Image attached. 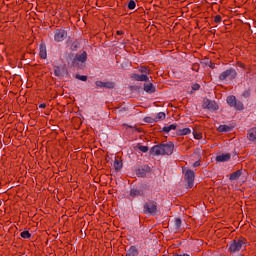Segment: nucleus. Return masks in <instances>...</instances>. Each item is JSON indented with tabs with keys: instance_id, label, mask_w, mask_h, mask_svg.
<instances>
[{
	"instance_id": "nucleus-1",
	"label": "nucleus",
	"mask_w": 256,
	"mask_h": 256,
	"mask_svg": "<svg viewBox=\"0 0 256 256\" xmlns=\"http://www.w3.org/2000/svg\"><path fill=\"white\" fill-rule=\"evenodd\" d=\"M173 149H175L173 142L155 145L150 149V155H173Z\"/></svg>"
},
{
	"instance_id": "nucleus-2",
	"label": "nucleus",
	"mask_w": 256,
	"mask_h": 256,
	"mask_svg": "<svg viewBox=\"0 0 256 256\" xmlns=\"http://www.w3.org/2000/svg\"><path fill=\"white\" fill-rule=\"evenodd\" d=\"M65 59L71 67H79L80 63L87 62V52H83L81 54L68 53L65 56Z\"/></svg>"
},
{
	"instance_id": "nucleus-3",
	"label": "nucleus",
	"mask_w": 256,
	"mask_h": 256,
	"mask_svg": "<svg viewBox=\"0 0 256 256\" xmlns=\"http://www.w3.org/2000/svg\"><path fill=\"white\" fill-rule=\"evenodd\" d=\"M143 213L144 215H157L158 213V207L157 202L154 200L148 199L143 205Z\"/></svg>"
},
{
	"instance_id": "nucleus-4",
	"label": "nucleus",
	"mask_w": 256,
	"mask_h": 256,
	"mask_svg": "<svg viewBox=\"0 0 256 256\" xmlns=\"http://www.w3.org/2000/svg\"><path fill=\"white\" fill-rule=\"evenodd\" d=\"M226 101L230 107H233L237 111H243V109H245V107L243 106V102L237 100V97H235L234 95L228 96L226 98Z\"/></svg>"
},
{
	"instance_id": "nucleus-5",
	"label": "nucleus",
	"mask_w": 256,
	"mask_h": 256,
	"mask_svg": "<svg viewBox=\"0 0 256 256\" xmlns=\"http://www.w3.org/2000/svg\"><path fill=\"white\" fill-rule=\"evenodd\" d=\"M186 182V189H191L195 185V172L193 170H187L184 175Z\"/></svg>"
},
{
	"instance_id": "nucleus-6",
	"label": "nucleus",
	"mask_w": 256,
	"mask_h": 256,
	"mask_svg": "<svg viewBox=\"0 0 256 256\" xmlns=\"http://www.w3.org/2000/svg\"><path fill=\"white\" fill-rule=\"evenodd\" d=\"M237 77V71L235 69L231 68L224 72H222L219 76L220 81H225L226 79H235Z\"/></svg>"
},
{
	"instance_id": "nucleus-7",
	"label": "nucleus",
	"mask_w": 256,
	"mask_h": 256,
	"mask_svg": "<svg viewBox=\"0 0 256 256\" xmlns=\"http://www.w3.org/2000/svg\"><path fill=\"white\" fill-rule=\"evenodd\" d=\"M65 39H67V31L64 29H57L54 32V41H56V43H61L65 41Z\"/></svg>"
},
{
	"instance_id": "nucleus-8",
	"label": "nucleus",
	"mask_w": 256,
	"mask_h": 256,
	"mask_svg": "<svg viewBox=\"0 0 256 256\" xmlns=\"http://www.w3.org/2000/svg\"><path fill=\"white\" fill-rule=\"evenodd\" d=\"M241 247H243V241L241 240H233L229 243L230 253H237V251H241Z\"/></svg>"
},
{
	"instance_id": "nucleus-9",
	"label": "nucleus",
	"mask_w": 256,
	"mask_h": 256,
	"mask_svg": "<svg viewBox=\"0 0 256 256\" xmlns=\"http://www.w3.org/2000/svg\"><path fill=\"white\" fill-rule=\"evenodd\" d=\"M203 109H208V111H217V109H219V106L217 105V102H215V100L205 99L203 101Z\"/></svg>"
},
{
	"instance_id": "nucleus-10",
	"label": "nucleus",
	"mask_w": 256,
	"mask_h": 256,
	"mask_svg": "<svg viewBox=\"0 0 256 256\" xmlns=\"http://www.w3.org/2000/svg\"><path fill=\"white\" fill-rule=\"evenodd\" d=\"M129 196L132 197V199H135V197H145V191L143 188L133 187L130 189Z\"/></svg>"
},
{
	"instance_id": "nucleus-11",
	"label": "nucleus",
	"mask_w": 256,
	"mask_h": 256,
	"mask_svg": "<svg viewBox=\"0 0 256 256\" xmlns=\"http://www.w3.org/2000/svg\"><path fill=\"white\" fill-rule=\"evenodd\" d=\"M147 173H151V167H149L148 165H143L136 170V175L138 177H145Z\"/></svg>"
},
{
	"instance_id": "nucleus-12",
	"label": "nucleus",
	"mask_w": 256,
	"mask_h": 256,
	"mask_svg": "<svg viewBox=\"0 0 256 256\" xmlns=\"http://www.w3.org/2000/svg\"><path fill=\"white\" fill-rule=\"evenodd\" d=\"M96 87L104 88V89H113L115 87V83L113 82H103V81H96Z\"/></svg>"
},
{
	"instance_id": "nucleus-13",
	"label": "nucleus",
	"mask_w": 256,
	"mask_h": 256,
	"mask_svg": "<svg viewBox=\"0 0 256 256\" xmlns=\"http://www.w3.org/2000/svg\"><path fill=\"white\" fill-rule=\"evenodd\" d=\"M216 161L218 163H225L227 161H231V153H225L216 156Z\"/></svg>"
},
{
	"instance_id": "nucleus-14",
	"label": "nucleus",
	"mask_w": 256,
	"mask_h": 256,
	"mask_svg": "<svg viewBox=\"0 0 256 256\" xmlns=\"http://www.w3.org/2000/svg\"><path fill=\"white\" fill-rule=\"evenodd\" d=\"M131 79H133L134 81H144L148 83L149 76H147L146 74H132Z\"/></svg>"
},
{
	"instance_id": "nucleus-15",
	"label": "nucleus",
	"mask_w": 256,
	"mask_h": 256,
	"mask_svg": "<svg viewBox=\"0 0 256 256\" xmlns=\"http://www.w3.org/2000/svg\"><path fill=\"white\" fill-rule=\"evenodd\" d=\"M247 138L249 141H252V143H256V128H251L248 130Z\"/></svg>"
},
{
	"instance_id": "nucleus-16",
	"label": "nucleus",
	"mask_w": 256,
	"mask_h": 256,
	"mask_svg": "<svg viewBox=\"0 0 256 256\" xmlns=\"http://www.w3.org/2000/svg\"><path fill=\"white\" fill-rule=\"evenodd\" d=\"M144 91L150 95H151V93H155V91H156L155 85H153V83H145Z\"/></svg>"
},
{
	"instance_id": "nucleus-17",
	"label": "nucleus",
	"mask_w": 256,
	"mask_h": 256,
	"mask_svg": "<svg viewBox=\"0 0 256 256\" xmlns=\"http://www.w3.org/2000/svg\"><path fill=\"white\" fill-rule=\"evenodd\" d=\"M139 255V249H137V246H131L125 256H137Z\"/></svg>"
},
{
	"instance_id": "nucleus-18",
	"label": "nucleus",
	"mask_w": 256,
	"mask_h": 256,
	"mask_svg": "<svg viewBox=\"0 0 256 256\" xmlns=\"http://www.w3.org/2000/svg\"><path fill=\"white\" fill-rule=\"evenodd\" d=\"M39 55L41 59H47V47L45 46V44H40Z\"/></svg>"
},
{
	"instance_id": "nucleus-19",
	"label": "nucleus",
	"mask_w": 256,
	"mask_h": 256,
	"mask_svg": "<svg viewBox=\"0 0 256 256\" xmlns=\"http://www.w3.org/2000/svg\"><path fill=\"white\" fill-rule=\"evenodd\" d=\"M241 175H243V171L242 170H237L236 172L232 173L229 177L230 181H237V179H239V177H241Z\"/></svg>"
},
{
	"instance_id": "nucleus-20",
	"label": "nucleus",
	"mask_w": 256,
	"mask_h": 256,
	"mask_svg": "<svg viewBox=\"0 0 256 256\" xmlns=\"http://www.w3.org/2000/svg\"><path fill=\"white\" fill-rule=\"evenodd\" d=\"M175 129H177V124H171L169 126H164L162 131H164V133H169L170 131H175Z\"/></svg>"
},
{
	"instance_id": "nucleus-21",
	"label": "nucleus",
	"mask_w": 256,
	"mask_h": 256,
	"mask_svg": "<svg viewBox=\"0 0 256 256\" xmlns=\"http://www.w3.org/2000/svg\"><path fill=\"white\" fill-rule=\"evenodd\" d=\"M218 131L220 133H229V131H231V126H228V125H220L218 127Z\"/></svg>"
},
{
	"instance_id": "nucleus-22",
	"label": "nucleus",
	"mask_w": 256,
	"mask_h": 256,
	"mask_svg": "<svg viewBox=\"0 0 256 256\" xmlns=\"http://www.w3.org/2000/svg\"><path fill=\"white\" fill-rule=\"evenodd\" d=\"M173 227L175 231H178V229H181V218H175Z\"/></svg>"
},
{
	"instance_id": "nucleus-23",
	"label": "nucleus",
	"mask_w": 256,
	"mask_h": 256,
	"mask_svg": "<svg viewBox=\"0 0 256 256\" xmlns=\"http://www.w3.org/2000/svg\"><path fill=\"white\" fill-rule=\"evenodd\" d=\"M114 168L117 171H121V169H123V162L119 161V160H115L114 161Z\"/></svg>"
},
{
	"instance_id": "nucleus-24",
	"label": "nucleus",
	"mask_w": 256,
	"mask_h": 256,
	"mask_svg": "<svg viewBox=\"0 0 256 256\" xmlns=\"http://www.w3.org/2000/svg\"><path fill=\"white\" fill-rule=\"evenodd\" d=\"M166 115L164 112H159L157 116L155 117L154 121L157 123V121H163L165 119Z\"/></svg>"
},
{
	"instance_id": "nucleus-25",
	"label": "nucleus",
	"mask_w": 256,
	"mask_h": 256,
	"mask_svg": "<svg viewBox=\"0 0 256 256\" xmlns=\"http://www.w3.org/2000/svg\"><path fill=\"white\" fill-rule=\"evenodd\" d=\"M54 75L55 77H63V72L59 66L54 68Z\"/></svg>"
},
{
	"instance_id": "nucleus-26",
	"label": "nucleus",
	"mask_w": 256,
	"mask_h": 256,
	"mask_svg": "<svg viewBox=\"0 0 256 256\" xmlns=\"http://www.w3.org/2000/svg\"><path fill=\"white\" fill-rule=\"evenodd\" d=\"M243 99H249L251 97V89H246L242 92Z\"/></svg>"
},
{
	"instance_id": "nucleus-27",
	"label": "nucleus",
	"mask_w": 256,
	"mask_h": 256,
	"mask_svg": "<svg viewBox=\"0 0 256 256\" xmlns=\"http://www.w3.org/2000/svg\"><path fill=\"white\" fill-rule=\"evenodd\" d=\"M20 237H22V239H31V233H29V231H23L20 233Z\"/></svg>"
},
{
	"instance_id": "nucleus-28",
	"label": "nucleus",
	"mask_w": 256,
	"mask_h": 256,
	"mask_svg": "<svg viewBox=\"0 0 256 256\" xmlns=\"http://www.w3.org/2000/svg\"><path fill=\"white\" fill-rule=\"evenodd\" d=\"M71 51H77L79 49V41L75 40L71 46H70Z\"/></svg>"
},
{
	"instance_id": "nucleus-29",
	"label": "nucleus",
	"mask_w": 256,
	"mask_h": 256,
	"mask_svg": "<svg viewBox=\"0 0 256 256\" xmlns=\"http://www.w3.org/2000/svg\"><path fill=\"white\" fill-rule=\"evenodd\" d=\"M191 133L190 128H183L180 130L179 135H189Z\"/></svg>"
},
{
	"instance_id": "nucleus-30",
	"label": "nucleus",
	"mask_w": 256,
	"mask_h": 256,
	"mask_svg": "<svg viewBox=\"0 0 256 256\" xmlns=\"http://www.w3.org/2000/svg\"><path fill=\"white\" fill-rule=\"evenodd\" d=\"M139 73L147 75L149 73V69L147 67L142 66L141 68H139Z\"/></svg>"
},
{
	"instance_id": "nucleus-31",
	"label": "nucleus",
	"mask_w": 256,
	"mask_h": 256,
	"mask_svg": "<svg viewBox=\"0 0 256 256\" xmlns=\"http://www.w3.org/2000/svg\"><path fill=\"white\" fill-rule=\"evenodd\" d=\"M139 151H141L142 153H147V151H149V147L148 146H143V145H139L138 146Z\"/></svg>"
},
{
	"instance_id": "nucleus-32",
	"label": "nucleus",
	"mask_w": 256,
	"mask_h": 256,
	"mask_svg": "<svg viewBox=\"0 0 256 256\" xmlns=\"http://www.w3.org/2000/svg\"><path fill=\"white\" fill-rule=\"evenodd\" d=\"M135 7H137V4L135 3L134 0H131V1L128 3V9L133 10V9H135Z\"/></svg>"
},
{
	"instance_id": "nucleus-33",
	"label": "nucleus",
	"mask_w": 256,
	"mask_h": 256,
	"mask_svg": "<svg viewBox=\"0 0 256 256\" xmlns=\"http://www.w3.org/2000/svg\"><path fill=\"white\" fill-rule=\"evenodd\" d=\"M79 81H87V76L76 74L75 76Z\"/></svg>"
},
{
	"instance_id": "nucleus-34",
	"label": "nucleus",
	"mask_w": 256,
	"mask_h": 256,
	"mask_svg": "<svg viewBox=\"0 0 256 256\" xmlns=\"http://www.w3.org/2000/svg\"><path fill=\"white\" fill-rule=\"evenodd\" d=\"M124 127H126L127 129H135V131H137L138 133L141 132V129H139V128L135 127V126L124 124Z\"/></svg>"
},
{
	"instance_id": "nucleus-35",
	"label": "nucleus",
	"mask_w": 256,
	"mask_h": 256,
	"mask_svg": "<svg viewBox=\"0 0 256 256\" xmlns=\"http://www.w3.org/2000/svg\"><path fill=\"white\" fill-rule=\"evenodd\" d=\"M201 89V85L195 83L192 85V91H199Z\"/></svg>"
},
{
	"instance_id": "nucleus-36",
	"label": "nucleus",
	"mask_w": 256,
	"mask_h": 256,
	"mask_svg": "<svg viewBox=\"0 0 256 256\" xmlns=\"http://www.w3.org/2000/svg\"><path fill=\"white\" fill-rule=\"evenodd\" d=\"M214 21H215V23H221V21H222L221 16L220 15L215 16Z\"/></svg>"
},
{
	"instance_id": "nucleus-37",
	"label": "nucleus",
	"mask_w": 256,
	"mask_h": 256,
	"mask_svg": "<svg viewBox=\"0 0 256 256\" xmlns=\"http://www.w3.org/2000/svg\"><path fill=\"white\" fill-rule=\"evenodd\" d=\"M175 256H191L189 253H183V252H178L175 254Z\"/></svg>"
},
{
	"instance_id": "nucleus-38",
	"label": "nucleus",
	"mask_w": 256,
	"mask_h": 256,
	"mask_svg": "<svg viewBox=\"0 0 256 256\" xmlns=\"http://www.w3.org/2000/svg\"><path fill=\"white\" fill-rule=\"evenodd\" d=\"M144 121H145L146 123H153V118H151V117H146V118L144 119Z\"/></svg>"
},
{
	"instance_id": "nucleus-39",
	"label": "nucleus",
	"mask_w": 256,
	"mask_h": 256,
	"mask_svg": "<svg viewBox=\"0 0 256 256\" xmlns=\"http://www.w3.org/2000/svg\"><path fill=\"white\" fill-rule=\"evenodd\" d=\"M194 138L196 139H201V134L197 133V132H193Z\"/></svg>"
},
{
	"instance_id": "nucleus-40",
	"label": "nucleus",
	"mask_w": 256,
	"mask_h": 256,
	"mask_svg": "<svg viewBox=\"0 0 256 256\" xmlns=\"http://www.w3.org/2000/svg\"><path fill=\"white\" fill-rule=\"evenodd\" d=\"M47 107V105L45 103H42L39 105V109H45Z\"/></svg>"
},
{
	"instance_id": "nucleus-41",
	"label": "nucleus",
	"mask_w": 256,
	"mask_h": 256,
	"mask_svg": "<svg viewBox=\"0 0 256 256\" xmlns=\"http://www.w3.org/2000/svg\"><path fill=\"white\" fill-rule=\"evenodd\" d=\"M200 165H201V162L196 161V162H194L193 167H199Z\"/></svg>"
},
{
	"instance_id": "nucleus-42",
	"label": "nucleus",
	"mask_w": 256,
	"mask_h": 256,
	"mask_svg": "<svg viewBox=\"0 0 256 256\" xmlns=\"http://www.w3.org/2000/svg\"><path fill=\"white\" fill-rule=\"evenodd\" d=\"M122 34V32L121 31H117V35H121Z\"/></svg>"
}]
</instances>
